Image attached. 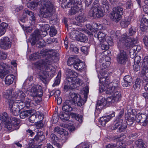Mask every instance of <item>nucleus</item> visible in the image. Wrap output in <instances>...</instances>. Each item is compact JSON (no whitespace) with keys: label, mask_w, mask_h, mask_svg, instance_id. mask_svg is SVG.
I'll return each mask as SVG.
<instances>
[{"label":"nucleus","mask_w":148,"mask_h":148,"mask_svg":"<svg viewBox=\"0 0 148 148\" xmlns=\"http://www.w3.org/2000/svg\"><path fill=\"white\" fill-rule=\"evenodd\" d=\"M53 58L54 57L52 56L48 59L40 60L35 63L36 67L40 70L38 77L45 84L47 82V78L49 76L53 77L55 73V68L51 65Z\"/></svg>","instance_id":"f257e3e1"},{"label":"nucleus","mask_w":148,"mask_h":148,"mask_svg":"<svg viewBox=\"0 0 148 148\" xmlns=\"http://www.w3.org/2000/svg\"><path fill=\"white\" fill-rule=\"evenodd\" d=\"M34 0L31 2V7L34 8L40 6L38 15L40 18H49L56 12L55 7L49 0Z\"/></svg>","instance_id":"f03ea898"},{"label":"nucleus","mask_w":148,"mask_h":148,"mask_svg":"<svg viewBox=\"0 0 148 148\" xmlns=\"http://www.w3.org/2000/svg\"><path fill=\"white\" fill-rule=\"evenodd\" d=\"M137 39L136 38H131L126 34H123L121 36V38L119 39L118 42V46L120 49L125 48L128 49L131 47L132 48L130 50V55L132 54L131 51H139L141 49V47L139 46H136L134 45L136 44Z\"/></svg>","instance_id":"7ed1b4c3"},{"label":"nucleus","mask_w":148,"mask_h":148,"mask_svg":"<svg viewBox=\"0 0 148 148\" xmlns=\"http://www.w3.org/2000/svg\"><path fill=\"white\" fill-rule=\"evenodd\" d=\"M12 89L7 90L3 92V97L4 98L7 99H13L16 100H23L25 97V95L22 91L18 90L14 92V94L12 95Z\"/></svg>","instance_id":"20e7f679"},{"label":"nucleus","mask_w":148,"mask_h":148,"mask_svg":"<svg viewBox=\"0 0 148 148\" xmlns=\"http://www.w3.org/2000/svg\"><path fill=\"white\" fill-rule=\"evenodd\" d=\"M67 64L69 66L73 65L75 69L80 72L82 71L86 68L84 63L75 56L70 57L67 61Z\"/></svg>","instance_id":"39448f33"},{"label":"nucleus","mask_w":148,"mask_h":148,"mask_svg":"<svg viewBox=\"0 0 148 148\" xmlns=\"http://www.w3.org/2000/svg\"><path fill=\"white\" fill-rule=\"evenodd\" d=\"M53 51L52 50L51 51L47 49L42 50L40 53L37 52L32 54L29 56V58L30 60H34L45 57V59H44L45 60L52 57ZM43 60V59L42 60Z\"/></svg>","instance_id":"423d86ee"},{"label":"nucleus","mask_w":148,"mask_h":148,"mask_svg":"<svg viewBox=\"0 0 148 148\" xmlns=\"http://www.w3.org/2000/svg\"><path fill=\"white\" fill-rule=\"evenodd\" d=\"M32 37L31 38L30 42L32 45H34L37 42V45L40 48L45 46V42L41 38V36L40 35V32L38 30H35L32 34Z\"/></svg>","instance_id":"0eeeda50"},{"label":"nucleus","mask_w":148,"mask_h":148,"mask_svg":"<svg viewBox=\"0 0 148 148\" xmlns=\"http://www.w3.org/2000/svg\"><path fill=\"white\" fill-rule=\"evenodd\" d=\"M41 89L38 90L36 86H33L30 89V95L34 98L35 102L38 104L42 101L41 97L42 95Z\"/></svg>","instance_id":"6e6552de"},{"label":"nucleus","mask_w":148,"mask_h":148,"mask_svg":"<svg viewBox=\"0 0 148 148\" xmlns=\"http://www.w3.org/2000/svg\"><path fill=\"white\" fill-rule=\"evenodd\" d=\"M104 11V8L99 5L97 7L92 8L89 12V14L91 17L99 18L103 16Z\"/></svg>","instance_id":"1a4fd4ad"},{"label":"nucleus","mask_w":148,"mask_h":148,"mask_svg":"<svg viewBox=\"0 0 148 148\" xmlns=\"http://www.w3.org/2000/svg\"><path fill=\"white\" fill-rule=\"evenodd\" d=\"M123 13V8L120 6L114 8L111 12L113 20L117 23L121 19V16Z\"/></svg>","instance_id":"9d476101"},{"label":"nucleus","mask_w":148,"mask_h":148,"mask_svg":"<svg viewBox=\"0 0 148 148\" xmlns=\"http://www.w3.org/2000/svg\"><path fill=\"white\" fill-rule=\"evenodd\" d=\"M70 100H66V103L68 104L70 103L72 105L75 106H82V100L80 99V96L79 94H76L74 92L69 93Z\"/></svg>","instance_id":"9b49d317"},{"label":"nucleus","mask_w":148,"mask_h":148,"mask_svg":"<svg viewBox=\"0 0 148 148\" xmlns=\"http://www.w3.org/2000/svg\"><path fill=\"white\" fill-rule=\"evenodd\" d=\"M8 100L9 102V108L10 112L14 116L18 115L21 109L18 105V101L13 99Z\"/></svg>","instance_id":"f8f14e48"},{"label":"nucleus","mask_w":148,"mask_h":148,"mask_svg":"<svg viewBox=\"0 0 148 148\" xmlns=\"http://www.w3.org/2000/svg\"><path fill=\"white\" fill-rule=\"evenodd\" d=\"M117 62L119 64L125 65L127 60V55L123 50H120L116 56Z\"/></svg>","instance_id":"ddd939ff"},{"label":"nucleus","mask_w":148,"mask_h":148,"mask_svg":"<svg viewBox=\"0 0 148 148\" xmlns=\"http://www.w3.org/2000/svg\"><path fill=\"white\" fill-rule=\"evenodd\" d=\"M136 120L137 122L142 123V125L145 126L148 125V115L147 116L139 112L136 116Z\"/></svg>","instance_id":"4468645a"},{"label":"nucleus","mask_w":148,"mask_h":148,"mask_svg":"<svg viewBox=\"0 0 148 148\" xmlns=\"http://www.w3.org/2000/svg\"><path fill=\"white\" fill-rule=\"evenodd\" d=\"M114 100L113 99H112L110 97H108L106 99L105 98H102L100 100L98 101L96 106L97 109L101 110L105 106H106L107 104L110 102L112 103L113 102Z\"/></svg>","instance_id":"2eb2a0df"},{"label":"nucleus","mask_w":148,"mask_h":148,"mask_svg":"<svg viewBox=\"0 0 148 148\" xmlns=\"http://www.w3.org/2000/svg\"><path fill=\"white\" fill-rule=\"evenodd\" d=\"M73 2H68L66 7L71 8L69 12V15H73L77 13L79 10V7L77 5L73 4Z\"/></svg>","instance_id":"dca6fc26"},{"label":"nucleus","mask_w":148,"mask_h":148,"mask_svg":"<svg viewBox=\"0 0 148 148\" xmlns=\"http://www.w3.org/2000/svg\"><path fill=\"white\" fill-rule=\"evenodd\" d=\"M11 46V42L9 38L7 37H4L0 40V46L4 49H7L10 48Z\"/></svg>","instance_id":"f3484780"},{"label":"nucleus","mask_w":148,"mask_h":148,"mask_svg":"<svg viewBox=\"0 0 148 148\" xmlns=\"http://www.w3.org/2000/svg\"><path fill=\"white\" fill-rule=\"evenodd\" d=\"M11 120L10 121V123L9 125H7V128L9 130H13L18 129V121L16 117L11 118Z\"/></svg>","instance_id":"a211bd4d"},{"label":"nucleus","mask_w":148,"mask_h":148,"mask_svg":"<svg viewBox=\"0 0 148 148\" xmlns=\"http://www.w3.org/2000/svg\"><path fill=\"white\" fill-rule=\"evenodd\" d=\"M140 27L143 31L148 29V14L143 16L140 21Z\"/></svg>","instance_id":"6ab92c4d"},{"label":"nucleus","mask_w":148,"mask_h":148,"mask_svg":"<svg viewBox=\"0 0 148 148\" xmlns=\"http://www.w3.org/2000/svg\"><path fill=\"white\" fill-rule=\"evenodd\" d=\"M123 120L122 119L119 120V121L116 122L113 127V130L118 129V131L120 132H123L127 127L125 123H123Z\"/></svg>","instance_id":"aec40b11"},{"label":"nucleus","mask_w":148,"mask_h":148,"mask_svg":"<svg viewBox=\"0 0 148 148\" xmlns=\"http://www.w3.org/2000/svg\"><path fill=\"white\" fill-rule=\"evenodd\" d=\"M7 64L3 62L0 63V77L3 79L8 73Z\"/></svg>","instance_id":"412c9836"},{"label":"nucleus","mask_w":148,"mask_h":148,"mask_svg":"<svg viewBox=\"0 0 148 148\" xmlns=\"http://www.w3.org/2000/svg\"><path fill=\"white\" fill-rule=\"evenodd\" d=\"M115 114V112H113L110 115L103 116L100 118L99 120V122H100L101 125L104 126L105 125L106 123L110 121L111 118L114 116Z\"/></svg>","instance_id":"4be33fe9"},{"label":"nucleus","mask_w":148,"mask_h":148,"mask_svg":"<svg viewBox=\"0 0 148 148\" xmlns=\"http://www.w3.org/2000/svg\"><path fill=\"white\" fill-rule=\"evenodd\" d=\"M40 117V119H41V117H42V120H43V117L41 115V113L39 112H38L35 114L32 115L29 118V121L32 123H35L36 121L38 122V119Z\"/></svg>","instance_id":"5701e85b"},{"label":"nucleus","mask_w":148,"mask_h":148,"mask_svg":"<svg viewBox=\"0 0 148 148\" xmlns=\"http://www.w3.org/2000/svg\"><path fill=\"white\" fill-rule=\"evenodd\" d=\"M66 74L68 76L67 80L68 82L71 81L73 78L76 77L77 75V74L76 72L69 69L67 70Z\"/></svg>","instance_id":"b1692460"},{"label":"nucleus","mask_w":148,"mask_h":148,"mask_svg":"<svg viewBox=\"0 0 148 148\" xmlns=\"http://www.w3.org/2000/svg\"><path fill=\"white\" fill-rule=\"evenodd\" d=\"M1 120L2 122L4 123L5 127L6 128L7 125H9L10 123V121L11 118L8 117V114L6 112H4L1 117Z\"/></svg>","instance_id":"393cba45"},{"label":"nucleus","mask_w":148,"mask_h":148,"mask_svg":"<svg viewBox=\"0 0 148 148\" xmlns=\"http://www.w3.org/2000/svg\"><path fill=\"white\" fill-rule=\"evenodd\" d=\"M28 15L30 17V20L32 21H34L35 20V17L33 12L30 11L27 9H25L23 12V16L24 18H25Z\"/></svg>","instance_id":"a878e982"},{"label":"nucleus","mask_w":148,"mask_h":148,"mask_svg":"<svg viewBox=\"0 0 148 148\" xmlns=\"http://www.w3.org/2000/svg\"><path fill=\"white\" fill-rule=\"evenodd\" d=\"M69 82H71V84L73 86L75 89L82 84L81 80L79 78H76V77L73 78L71 81Z\"/></svg>","instance_id":"bb28decb"},{"label":"nucleus","mask_w":148,"mask_h":148,"mask_svg":"<svg viewBox=\"0 0 148 148\" xmlns=\"http://www.w3.org/2000/svg\"><path fill=\"white\" fill-rule=\"evenodd\" d=\"M124 82L123 83V86L124 87H127L129 85H130L132 81V79L130 75H126L123 78Z\"/></svg>","instance_id":"cd10ccee"},{"label":"nucleus","mask_w":148,"mask_h":148,"mask_svg":"<svg viewBox=\"0 0 148 148\" xmlns=\"http://www.w3.org/2000/svg\"><path fill=\"white\" fill-rule=\"evenodd\" d=\"M136 146L134 148H145L147 145L142 139H139L136 142Z\"/></svg>","instance_id":"c85d7f7f"},{"label":"nucleus","mask_w":148,"mask_h":148,"mask_svg":"<svg viewBox=\"0 0 148 148\" xmlns=\"http://www.w3.org/2000/svg\"><path fill=\"white\" fill-rule=\"evenodd\" d=\"M103 77H99V81L100 82L102 83V84H104L106 86L110 83V80L108 76V74H106Z\"/></svg>","instance_id":"c756f323"},{"label":"nucleus","mask_w":148,"mask_h":148,"mask_svg":"<svg viewBox=\"0 0 148 148\" xmlns=\"http://www.w3.org/2000/svg\"><path fill=\"white\" fill-rule=\"evenodd\" d=\"M14 76L12 74L8 75L5 78V84L7 85H9L12 83L14 81Z\"/></svg>","instance_id":"7c9ffc66"},{"label":"nucleus","mask_w":148,"mask_h":148,"mask_svg":"<svg viewBox=\"0 0 148 148\" xmlns=\"http://www.w3.org/2000/svg\"><path fill=\"white\" fill-rule=\"evenodd\" d=\"M32 112V110H27L23 111L21 113L19 112L20 118L24 119L27 117Z\"/></svg>","instance_id":"2f4dec72"},{"label":"nucleus","mask_w":148,"mask_h":148,"mask_svg":"<svg viewBox=\"0 0 148 148\" xmlns=\"http://www.w3.org/2000/svg\"><path fill=\"white\" fill-rule=\"evenodd\" d=\"M121 92L120 90H116L114 93V96L113 97V100L114 101H118L121 99Z\"/></svg>","instance_id":"473e14b6"},{"label":"nucleus","mask_w":148,"mask_h":148,"mask_svg":"<svg viewBox=\"0 0 148 148\" xmlns=\"http://www.w3.org/2000/svg\"><path fill=\"white\" fill-rule=\"evenodd\" d=\"M7 26L8 24L4 22L1 23L0 25V36L5 34Z\"/></svg>","instance_id":"72a5a7b5"},{"label":"nucleus","mask_w":148,"mask_h":148,"mask_svg":"<svg viewBox=\"0 0 148 148\" xmlns=\"http://www.w3.org/2000/svg\"><path fill=\"white\" fill-rule=\"evenodd\" d=\"M70 103H66V101L65 103L64 104L62 107V109L63 110L66 112H71L73 110V108L71 106Z\"/></svg>","instance_id":"f704fd0d"},{"label":"nucleus","mask_w":148,"mask_h":148,"mask_svg":"<svg viewBox=\"0 0 148 148\" xmlns=\"http://www.w3.org/2000/svg\"><path fill=\"white\" fill-rule=\"evenodd\" d=\"M76 39L77 41L82 42H85L88 40L87 38L82 33L79 34Z\"/></svg>","instance_id":"c9c22d12"},{"label":"nucleus","mask_w":148,"mask_h":148,"mask_svg":"<svg viewBox=\"0 0 148 148\" xmlns=\"http://www.w3.org/2000/svg\"><path fill=\"white\" fill-rule=\"evenodd\" d=\"M77 20L80 23H84L87 20L86 16L84 14H79L77 17Z\"/></svg>","instance_id":"e433bc0d"},{"label":"nucleus","mask_w":148,"mask_h":148,"mask_svg":"<svg viewBox=\"0 0 148 148\" xmlns=\"http://www.w3.org/2000/svg\"><path fill=\"white\" fill-rule=\"evenodd\" d=\"M131 20L129 18L122 21L120 23V25L122 27L126 28L130 24Z\"/></svg>","instance_id":"4c0bfd02"},{"label":"nucleus","mask_w":148,"mask_h":148,"mask_svg":"<svg viewBox=\"0 0 148 148\" xmlns=\"http://www.w3.org/2000/svg\"><path fill=\"white\" fill-rule=\"evenodd\" d=\"M125 120L127 124L128 125L133 126L135 125L134 123V118L130 116H127L125 117Z\"/></svg>","instance_id":"58836bf2"},{"label":"nucleus","mask_w":148,"mask_h":148,"mask_svg":"<svg viewBox=\"0 0 148 148\" xmlns=\"http://www.w3.org/2000/svg\"><path fill=\"white\" fill-rule=\"evenodd\" d=\"M97 37L98 40L100 42H102L105 39L106 34L102 32H99L97 34Z\"/></svg>","instance_id":"ea45409f"},{"label":"nucleus","mask_w":148,"mask_h":148,"mask_svg":"<svg viewBox=\"0 0 148 148\" xmlns=\"http://www.w3.org/2000/svg\"><path fill=\"white\" fill-rule=\"evenodd\" d=\"M61 71H59V73L57 75V76L55 79V82L52 85L53 87L55 86H56L59 84L60 82V78L61 77Z\"/></svg>","instance_id":"a19ab883"},{"label":"nucleus","mask_w":148,"mask_h":148,"mask_svg":"<svg viewBox=\"0 0 148 148\" xmlns=\"http://www.w3.org/2000/svg\"><path fill=\"white\" fill-rule=\"evenodd\" d=\"M69 116L65 113H62L60 114V117L63 121L69 120Z\"/></svg>","instance_id":"79ce46f5"},{"label":"nucleus","mask_w":148,"mask_h":148,"mask_svg":"<svg viewBox=\"0 0 148 148\" xmlns=\"http://www.w3.org/2000/svg\"><path fill=\"white\" fill-rule=\"evenodd\" d=\"M57 33V31L54 26H51L50 28L49 34L51 37L55 36Z\"/></svg>","instance_id":"37998d69"},{"label":"nucleus","mask_w":148,"mask_h":148,"mask_svg":"<svg viewBox=\"0 0 148 148\" xmlns=\"http://www.w3.org/2000/svg\"><path fill=\"white\" fill-rule=\"evenodd\" d=\"M123 138L122 137H117L116 138L115 140L117 142L116 145H117V146H121L123 143L124 141L122 140Z\"/></svg>","instance_id":"c03bdc74"},{"label":"nucleus","mask_w":148,"mask_h":148,"mask_svg":"<svg viewBox=\"0 0 148 148\" xmlns=\"http://www.w3.org/2000/svg\"><path fill=\"white\" fill-rule=\"evenodd\" d=\"M69 84L66 85L64 87V91H69L73 89H75L72 85L71 84V82H69Z\"/></svg>","instance_id":"a18cd8bd"},{"label":"nucleus","mask_w":148,"mask_h":148,"mask_svg":"<svg viewBox=\"0 0 148 148\" xmlns=\"http://www.w3.org/2000/svg\"><path fill=\"white\" fill-rule=\"evenodd\" d=\"M103 42L107 43L109 46H111L113 45V42L111 38L110 37H107L105 40H104Z\"/></svg>","instance_id":"49530a36"},{"label":"nucleus","mask_w":148,"mask_h":148,"mask_svg":"<svg viewBox=\"0 0 148 148\" xmlns=\"http://www.w3.org/2000/svg\"><path fill=\"white\" fill-rule=\"evenodd\" d=\"M64 130L62 128H60L58 127H55L54 130V131L55 133L56 132L61 135L64 133Z\"/></svg>","instance_id":"de8ad7c7"},{"label":"nucleus","mask_w":148,"mask_h":148,"mask_svg":"<svg viewBox=\"0 0 148 148\" xmlns=\"http://www.w3.org/2000/svg\"><path fill=\"white\" fill-rule=\"evenodd\" d=\"M119 83L118 81L115 80L113 82V84H112L113 86L112 87L114 88L115 90H120V88L119 87Z\"/></svg>","instance_id":"09e8293b"},{"label":"nucleus","mask_w":148,"mask_h":148,"mask_svg":"<svg viewBox=\"0 0 148 148\" xmlns=\"http://www.w3.org/2000/svg\"><path fill=\"white\" fill-rule=\"evenodd\" d=\"M100 48L102 50H107L109 48V46L104 42H100Z\"/></svg>","instance_id":"8fccbe9b"},{"label":"nucleus","mask_w":148,"mask_h":148,"mask_svg":"<svg viewBox=\"0 0 148 148\" xmlns=\"http://www.w3.org/2000/svg\"><path fill=\"white\" fill-rule=\"evenodd\" d=\"M142 73L144 74V76L148 78V67L146 66H144L143 69Z\"/></svg>","instance_id":"3c124183"},{"label":"nucleus","mask_w":148,"mask_h":148,"mask_svg":"<svg viewBox=\"0 0 148 148\" xmlns=\"http://www.w3.org/2000/svg\"><path fill=\"white\" fill-rule=\"evenodd\" d=\"M15 101H18V105L19 108H20L21 110L25 107V104L23 102V100H15Z\"/></svg>","instance_id":"603ef678"},{"label":"nucleus","mask_w":148,"mask_h":148,"mask_svg":"<svg viewBox=\"0 0 148 148\" xmlns=\"http://www.w3.org/2000/svg\"><path fill=\"white\" fill-rule=\"evenodd\" d=\"M139 64V61H137L136 64L135 63L133 65V69L135 71H137L140 70V65Z\"/></svg>","instance_id":"864d4df0"},{"label":"nucleus","mask_w":148,"mask_h":148,"mask_svg":"<svg viewBox=\"0 0 148 148\" xmlns=\"http://www.w3.org/2000/svg\"><path fill=\"white\" fill-rule=\"evenodd\" d=\"M116 90H115L114 87H110L108 88L106 91V93L108 95H110L113 93H114Z\"/></svg>","instance_id":"5fc2aeb1"},{"label":"nucleus","mask_w":148,"mask_h":148,"mask_svg":"<svg viewBox=\"0 0 148 148\" xmlns=\"http://www.w3.org/2000/svg\"><path fill=\"white\" fill-rule=\"evenodd\" d=\"M50 138L51 141L53 142H57L58 140V137L55 134H51L50 135Z\"/></svg>","instance_id":"6e6d98bb"},{"label":"nucleus","mask_w":148,"mask_h":148,"mask_svg":"<svg viewBox=\"0 0 148 148\" xmlns=\"http://www.w3.org/2000/svg\"><path fill=\"white\" fill-rule=\"evenodd\" d=\"M101 3L104 8H105L106 9L108 10L110 8L108 1L107 0H102Z\"/></svg>","instance_id":"4d7b16f0"},{"label":"nucleus","mask_w":148,"mask_h":148,"mask_svg":"<svg viewBox=\"0 0 148 148\" xmlns=\"http://www.w3.org/2000/svg\"><path fill=\"white\" fill-rule=\"evenodd\" d=\"M50 28V26L48 24L42 25L41 27L42 30L44 32H47V31Z\"/></svg>","instance_id":"13d9d810"},{"label":"nucleus","mask_w":148,"mask_h":148,"mask_svg":"<svg viewBox=\"0 0 148 148\" xmlns=\"http://www.w3.org/2000/svg\"><path fill=\"white\" fill-rule=\"evenodd\" d=\"M7 54L0 51V59L2 60H5L7 58Z\"/></svg>","instance_id":"bf43d9fd"},{"label":"nucleus","mask_w":148,"mask_h":148,"mask_svg":"<svg viewBox=\"0 0 148 148\" xmlns=\"http://www.w3.org/2000/svg\"><path fill=\"white\" fill-rule=\"evenodd\" d=\"M46 42L48 44H50L54 42L57 43V41L55 38H50L46 40Z\"/></svg>","instance_id":"052dcab7"},{"label":"nucleus","mask_w":148,"mask_h":148,"mask_svg":"<svg viewBox=\"0 0 148 148\" xmlns=\"http://www.w3.org/2000/svg\"><path fill=\"white\" fill-rule=\"evenodd\" d=\"M104 84H102L101 85H99V90L100 93L106 90L107 88V87L106 86H104Z\"/></svg>","instance_id":"680f3d73"},{"label":"nucleus","mask_w":148,"mask_h":148,"mask_svg":"<svg viewBox=\"0 0 148 148\" xmlns=\"http://www.w3.org/2000/svg\"><path fill=\"white\" fill-rule=\"evenodd\" d=\"M70 49L71 50L75 52L76 53H78V48L75 46H74V45H71L70 46Z\"/></svg>","instance_id":"e2e57ef3"},{"label":"nucleus","mask_w":148,"mask_h":148,"mask_svg":"<svg viewBox=\"0 0 148 148\" xmlns=\"http://www.w3.org/2000/svg\"><path fill=\"white\" fill-rule=\"evenodd\" d=\"M81 50L82 52L86 55L88 53V48L87 47L83 46L81 48Z\"/></svg>","instance_id":"0e129e2a"},{"label":"nucleus","mask_w":148,"mask_h":148,"mask_svg":"<svg viewBox=\"0 0 148 148\" xmlns=\"http://www.w3.org/2000/svg\"><path fill=\"white\" fill-rule=\"evenodd\" d=\"M100 25H99L97 23H93L92 24V28L94 29V31L96 30L97 29H100L99 27Z\"/></svg>","instance_id":"69168bd1"},{"label":"nucleus","mask_w":148,"mask_h":148,"mask_svg":"<svg viewBox=\"0 0 148 148\" xmlns=\"http://www.w3.org/2000/svg\"><path fill=\"white\" fill-rule=\"evenodd\" d=\"M136 33L135 30L132 27L130 28L129 30V34L130 36L134 35Z\"/></svg>","instance_id":"338daca9"},{"label":"nucleus","mask_w":148,"mask_h":148,"mask_svg":"<svg viewBox=\"0 0 148 148\" xmlns=\"http://www.w3.org/2000/svg\"><path fill=\"white\" fill-rule=\"evenodd\" d=\"M110 64V62L109 61H106L105 63L102 64V65L104 69L108 67Z\"/></svg>","instance_id":"774afa93"}]
</instances>
